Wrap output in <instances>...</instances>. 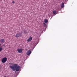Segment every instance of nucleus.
<instances>
[{"label": "nucleus", "mask_w": 77, "mask_h": 77, "mask_svg": "<svg viewBox=\"0 0 77 77\" xmlns=\"http://www.w3.org/2000/svg\"><path fill=\"white\" fill-rule=\"evenodd\" d=\"M10 67L13 71L16 70V71H19L20 68V66H18L17 64H14L13 66H10Z\"/></svg>", "instance_id": "nucleus-1"}, {"label": "nucleus", "mask_w": 77, "mask_h": 77, "mask_svg": "<svg viewBox=\"0 0 77 77\" xmlns=\"http://www.w3.org/2000/svg\"><path fill=\"white\" fill-rule=\"evenodd\" d=\"M23 33L20 32V33H17L16 34L15 37L16 38H18L19 36H20L21 37L22 36H23V35L22 34Z\"/></svg>", "instance_id": "nucleus-2"}, {"label": "nucleus", "mask_w": 77, "mask_h": 77, "mask_svg": "<svg viewBox=\"0 0 77 77\" xmlns=\"http://www.w3.org/2000/svg\"><path fill=\"white\" fill-rule=\"evenodd\" d=\"M7 61V58H3L2 60V62L3 63H5Z\"/></svg>", "instance_id": "nucleus-3"}, {"label": "nucleus", "mask_w": 77, "mask_h": 77, "mask_svg": "<svg viewBox=\"0 0 77 77\" xmlns=\"http://www.w3.org/2000/svg\"><path fill=\"white\" fill-rule=\"evenodd\" d=\"M17 51L18 53H21L23 52V49H17Z\"/></svg>", "instance_id": "nucleus-4"}, {"label": "nucleus", "mask_w": 77, "mask_h": 77, "mask_svg": "<svg viewBox=\"0 0 77 77\" xmlns=\"http://www.w3.org/2000/svg\"><path fill=\"white\" fill-rule=\"evenodd\" d=\"M32 53V51H30V50L28 51L26 53L27 55H30Z\"/></svg>", "instance_id": "nucleus-5"}, {"label": "nucleus", "mask_w": 77, "mask_h": 77, "mask_svg": "<svg viewBox=\"0 0 77 77\" xmlns=\"http://www.w3.org/2000/svg\"><path fill=\"white\" fill-rule=\"evenodd\" d=\"M32 40V37L31 36L30 37L27 39V41L28 42H30V41Z\"/></svg>", "instance_id": "nucleus-6"}, {"label": "nucleus", "mask_w": 77, "mask_h": 77, "mask_svg": "<svg viewBox=\"0 0 77 77\" xmlns=\"http://www.w3.org/2000/svg\"><path fill=\"white\" fill-rule=\"evenodd\" d=\"M5 40L3 38H2L0 40V42L1 43H4Z\"/></svg>", "instance_id": "nucleus-7"}, {"label": "nucleus", "mask_w": 77, "mask_h": 77, "mask_svg": "<svg viewBox=\"0 0 77 77\" xmlns=\"http://www.w3.org/2000/svg\"><path fill=\"white\" fill-rule=\"evenodd\" d=\"M64 7H65V6L64 5V3H63V2L62 3L61 5V7L62 8H64Z\"/></svg>", "instance_id": "nucleus-8"}, {"label": "nucleus", "mask_w": 77, "mask_h": 77, "mask_svg": "<svg viewBox=\"0 0 77 77\" xmlns=\"http://www.w3.org/2000/svg\"><path fill=\"white\" fill-rule=\"evenodd\" d=\"M56 11L55 10H54L53 11V13L54 15V14H56Z\"/></svg>", "instance_id": "nucleus-9"}, {"label": "nucleus", "mask_w": 77, "mask_h": 77, "mask_svg": "<svg viewBox=\"0 0 77 77\" xmlns=\"http://www.w3.org/2000/svg\"><path fill=\"white\" fill-rule=\"evenodd\" d=\"M3 50V48L2 47H0V52H1Z\"/></svg>", "instance_id": "nucleus-10"}, {"label": "nucleus", "mask_w": 77, "mask_h": 77, "mask_svg": "<svg viewBox=\"0 0 77 77\" xmlns=\"http://www.w3.org/2000/svg\"><path fill=\"white\" fill-rule=\"evenodd\" d=\"M45 23H47V22H48V20L46 19L45 20Z\"/></svg>", "instance_id": "nucleus-11"}, {"label": "nucleus", "mask_w": 77, "mask_h": 77, "mask_svg": "<svg viewBox=\"0 0 77 77\" xmlns=\"http://www.w3.org/2000/svg\"><path fill=\"white\" fill-rule=\"evenodd\" d=\"M12 3H15V2L14 1H13L12 2Z\"/></svg>", "instance_id": "nucleus-12"}, {"label": "nucleus", "mask_w": 77, "mask_h": 77, "mask_svg": "<svg viewBox=\"0 0 77 77\" xmlns=\"http://www.w3.org/2000/svg\"><path fill=\"white\" fill-rule=\"evenodd\" d=\"M43 24L44 26H46V24H45V23H44Z\"/></svg>", "instance_id": "nucleus-13"}, {"label": "nucleus", "mask_w": 77, "mask_h": 77, "mask_svg": "<svg viewBox=\"0 0 77 77\" xmlns=\"http://www.w3.org/2000/svg\"><path fill=\"white\" fill-rule=\"evenodd\" d=\"M0 67H1V65H0Z\"/></svg>", "instance_id": "nucleus-14"}, {"label": "nucleus", "mask_w": 77, "mask_h": 77, "mask_svg": "<svg viewBox=\"0 0 77 77\" xmlns=\"http://www.w3.org/2000/svg\"><path fill=\"white\" fill-rule=\"evenodd\" d=\"M4 77H6V76H5Z\"/></svg>", "instance_id": "nucleus-15"}, {"label": "nucleus", "mask_w": 77, "mask_h": 77, "mask_svg": "<svg viewBox=\"0 0 77 77\" xmlns=\"http://www.w3.org/2000/svg\"><path fill=\"white\" fill-rule=\"evenodd\" d=\"M1 46V44H0V47Z\"/></svg>", "instance_id": "nucleus-16"}]
</instances>
